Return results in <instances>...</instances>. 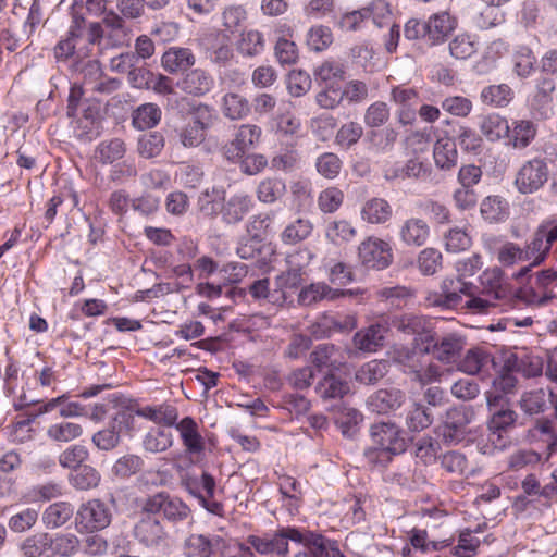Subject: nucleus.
<instances>
[{"label": "nucleus", "instance_id": "47", "mask_svg": "<svg viewBox=\"0 0 557 557\" xmlns=\"http://www.w3.org/2000/svg\"><path fill=\"white\" fill-rule=\"evenodd\" d=\"M100 481L101 475L99 471L89 465H83L82 467L73 470L69 476L70 484L78 491L96 488Z\"/></svg>", "mask_w": 557, "mask_h": 557}, {"label": "nucleus", "instance_id": "63", "mask_svg": "<svg viewBox=\"0 0 557 557\" xmlns=\"http://www.w3.org/2000/svg\"><path fill=\"white\" fill-rule=\"evenodd\" d=\"M81 541L73 533H60L52 537L50 549L61 557H72L79 552Z\"/></svg>", "mask_w": 557, "mask_h": 557}, {"label": "nucleus", "instance_id": "55", "mask_svg": "<svg viewBox=\"0 0 557 557\" xmlns=\"http://www.w3.org/2000/svg\"><path fill=\"white\" fill-rule=\"evenodd\" d=\"M515 73L521 77H529L535 70L536 58L528 46H518L511 55Z\"/></svg>", "mask_w": 557, "mask_h": 557}, {"label": "nucleus", "instance_id": "41", "mask_svg": "<svg viewBox=\"0 0 557 557\" xmlns=\"http://www.w3.org/2000/svg\"><path fill=\"white\" fill-rule=\"evenodd\" d=\"M135 412L138 417L169 426L174 425L178 417L177 409L168 404L136 408Z\"/></svg>", "mask_w": 557, "mask_h": 557}, {"label": "nucleus", "instance_id": "61", "mask_svg": "<svg viewBox=\"0 0 557 557\" xmlns=\"http://www.w3.org/2000/svg\"><path fill=\"white\" fill-rule=\"evenodd\" d=\"M543 231L540 227L534 233L532 239L525 245L524 253L528 256V261L533 259V265H540L547 258L550 247L545 240Z\"/></svg>", "mask_w": 557, "mask_h": 557}, {"label": "nucleus", "instance_id": "42", "mask_svg": "<svg viewBox=\"0 0 557 557\" xmlns=\"http://www.w3.org/2000/svg\"><path fill=\"white\" fill-rule=\"evenodd\" d=\"M397 138L398 132L387 126L381 129L368 131L364 140L369 144V149L377 153H385L393 149Z\"/></svg>", "mask_w": 557, "mask_h": 557}, {"label": "nucleus", "instance_id": "60", "mask_svg": "<svg viewBox=\"0 0 557 557\" xmlns=\"http://www.w3.org/2000/svg\"><path fill=\"white\" fill-rule=\"evenodd\" d=\"M278 486L288 510L297 509L302 497L300 483L295 478L285 475L281 478Z\"/></svg>", "mask_w": 557, "mask_h": 557}, {"label": "nucleus", "instance_id": "35", "mask_svg": "<svg viewBox=\"0 0 557 557\" xmlns=\"http://www.w3.org/2000/svg\"><path fill=\"white\" fill-rule=\"evenodd\" d=\"M196 58L190 49L182 47H171L162 55L161 63L169 73L186 71L193 66Z\"/></svg>", "mask_w": 557, "mask_h": 557}, {"label": "nucleus", "instance_id": "2", "mask_svg": "<svg viewBox=\"0 0 557 557\" xmlns=\"http://www.w3.org/2000/svg\"><path fill=\"white\" fill-rule=\"evenodd\" d=\"M289 541L304 542V532L296 527H280L261 534H249L245 542L236 545L231 557H287Z\"/></svg>", "mask_w": 557, "mask_h": 557}, {"label": "nucleus", "instance_id": "62", "mask_svg": "<svg viewBox=\"0 0 557 557\" xmlns=\"http://www.w3.org/2000/svg\"><path fill=\"white\" fill-rule=\"evenodd\" d=\"M172 444V434L159 429L149 431L143 440L144 449L153 454L168 450Z\"/></svg>", "mask_w": 557, "mask_h": 557}, {"label": "nucleus", "instance_id": "31", "mask_svg": "<svg viewBox=\"0 0 557 557\" xmlns=\"http://www.w3.org/2000/svg\"><path fill=\"white\" fill-rule=\"evenodd\" d=\"M310 361L319 371L338 370L344 363V356L334 344L323 343L317 345L311 351Z\"/></svg>", "mask_w": 557, "mask_h": 557}, {"label": "nucleus", "instance_id": "1", "mask_svg": "<svg viewBox=\"0 0 557 557\" xmlns=\"http://www.w3.org/2000/svg\"><path fill=\"white\" fill-rule=\"evenodd\" d=\"M478 287L460 276L446 277L442 281L440 290L429 292L424 298L425 305L442 309L463 308L483 313L488 309L490 300L476 295Z\"/></svg>", "mask_w": 557, "mask_h": 557}, {"label": "nucleus", "instance_id": "39", "mask_svg": "<svg viewBox=\"0 0 557 557\" xmlns=\"http://www.w3.org/2000/svg\"><path fill=\"white\" fill-rule=\"evenodd\" d=\"M74 515V506L69 502H55L50 504L42 512V523L48 529H57L64 525Z\"/></svg>", "mask_w": 557, "mask_h": 557}, {"label": "nucleus", "instance_id": "37", "mask_svg": "<svg viewBox=\"0 0 557 557\" xmlns=\"http://www.w3.org/2000/svg\"><path fill=\"white\" fill-rule=\"evenodd\" d=\"M225 194L223 187L213 186L212 188H207L198 197L199 211L208 218H216L219 214L222 215Z\"/></svg>", "mask_w": 557, "mask_h": 557}, {"label": "nucleus", "instance_id": "11", "mask_svg": "<svg viewBox=\"0 0 557 557\" xmlns=\"http://www.w3.org/2000/svg\"><path fill=\"white\" fill-rule=\"evenodd\" d=\"M227 547L226 540L218 534H190L184 544L186 557H221Z\"/></svg>", "mask_w": 557, "mask_h": 557}, {"label": "nucleus", "instance_id": "34", "mask_svg": "<svg viewBox=\"0 0 557 557\" xmlns=\"http://www.w3.org/2000/svg\"><path fill=\"white\" fill-rule=\"evenodd\" d=\"M315 393L323 400L341 399L350 392L347 380L329 373L324 375L315 385Z\"/></svg>", "mask_w": 557, "mask_h": 557}, {"label": "nucleus", "instance_id": "16", "mask_svg": "<svg viewBox=\"0 0 557 557\" xmlns=\"http://www.w3.org/2000/svg\"><path fill=\"white\" fill-rule=\"evenodd\" d=\"M356 319L350 314L324 313L311 325L315 338H325L334 333L348 332L356 327Z\"/></svg>", "mask_w": 557, "mask_h": 557}, {"label": "nucleus", "instance_id": "9", "mask_svg": "<svg viewBox=\"0 0 557 557\" xmlns=\"http://www.w3.org/2000/svg\"><path fill=\"white\" fill-rule=\"evenodd\" d=\"M134 537L148 548L164 547L168 544V532L162 522L152 513H143L136 522Z\"/></svg>", "mask_w": 557, "mask_h": 557}, {"label": "nucleus", "instance_id": "51", "mask_svg": "<svg viewBox=\"0 0 557 557\" xmlns=\"http://www.w3.org/2000/svg\"><path fill=\"white\" fill-rule=\"evenodd\" d=\"M145 460L136 454H125L117 458L112 466V474L119 479L126 480L143 471Z\"/></svg>", "mask_w": 557, "mask_h": 557}, {"label": "nucleus", "instance_id": "13", "mask_svg": "<svg viewBox=\"0 0 557 557\" xmlns=\"http://www.w3.org/2000/svg\"><path fill=\"white\" fill-rule=\"evenodd\" d=\"M261 134L262 131L258 125H240L237 128L234 138L224 146V156L230 161H238L246 154V152L258 145Z\"/></svg>", "mask_w": 557, "mask_h": 557}, {"label": "nucleus", "instance_id": "32", "mask_svg": "<svg viewBox=\"0 0 557 557\" xmlns=\"http://www.w3.org/2000/svg\"><path fill=\"white\" fill-rule=\"evenodd\" d=\"M360 214L367 223L385 224L393 216V208L386 199L373 197L364 201Z\"/></svg>", "mask_w": 557, "mask_h": 557}, {"label": "nucleus", "instance_id": "10", "mask_svg": "<svg viewBox=\"0 0 557 557\" xmlns=\"http://www.w3.org/2000/svg\"><path fill=\"white\" fill-rule=\"evenodd\" d=\"M373 444L380 445L393 456L406 451L407 441L404 431L393 422L375 423L370 429Z\"/></svg>", "mask_w": 557, "mask_h": 557}, {"label": "nucleus", "instance_id": "7", "mask_svg": "<svg viewBox=\"0 0 557 557\" xmlns=\"http://www.w3.org/2000/svg\"><path fill=\"white\" fill-rule=\"evenodd\" d=\"M548 165L543 158L525 161L518 170L515 185L521 194H533L541 189L548 180Z\"/></svg>", "mask_w": 557, "mask_h": 557}, {"label": "nucleus", "instance_id": "3", "mask_svg": "<svg viewBox=\"0 0 557 557\" xmlns=\"http://www.w3.org/2000/svg\"><path fill=\"white\" fill-rule=\"evenodd\" d=\"M143 513L162 516L171 523H180L190 516V508L180 497L166 492H158L148 496L141 507Z\"/></svg>", "mask_w": 557, "mask_h": 557}, {"label": "nucleus", "instance_id": "57", "mask_svg": "<svg viewBox=\"0 0 557 557\" xmlns=\"http://www.w3.org/2000/svg\"><path fill=\"white\" fill-rule=\"evenodd\" d=\"M265 40L263 34L256 29L244 32L237 44V50L245 57H256L263 52Z\"/></svg>", "mask_w": 557, "mask_h": 557}, {"label": "nucleus", "instance_id": "5", "mask_svg": "<svg viewBox=\"0 0 557 557\" xmlns=\"http://www.w3.org/2000/svg\"><path fill=\"white\" fill-rule=\"evenodd\" d=\"M555 286H557V271L554 269L542 270L536 273L534 284L520 288L517 297L529 306L543 307L556 297Z\"/></svg>", "mask_w": 557, "mask_h": 557}, {"label": "nucleus", "instance_id": "19", "mask_svg": "<svg viewBox=\"0 0 557 557\" xmlns=\"http://www.w3.org/2000/svg\"><path fill=\"white\" fill-rule=\"evenodd\" d=\"M430 345V352L432 356L443 363H455L460 358V352L465 347L463 338L456 334H445L437 339H433Z\"/></svg>", "mask_w": 557, "mask_h": 557}, {"label": "nucleus", "instance_id": "54", "mask_svg": "<svg viewBox=\"0 0 557 557\" xmlns=\"http://www.w3.org/2000/svg\"><path fill=\"white\" fill-rule=\"evenodd\" d=\"M433 422V416L428 407L413 404L406 411L405 423L410 432H421Z\"/></svg>", "mask_w": 557, "mask_h": 557}, {"label": "nucleus", "instance_id": "21", "mask_svg": "<svg viewBox=\"0 0 557 557\" xmlns=\"http://www.w3.org/2000/svg\"><path fill=\"white\" fill-rule=\"evenodd\" d=\"M177 86L185 94L194 97H202L211 91L214 86V77L205 69H193L187 71Z\"/></svg>", "mask_w": 557, "mask_h": 557}, {"label": "nucleus", "instance_id": "20", "mask_svg": "<svg viewBox=\"0 0 557 557\" xmlns=\"http://www.w3.org/2000/svg\"><path fill=\"white\" fill-rule=\"evenodd\" d=\"M304 548L294 557H345L337 543L320 534H311L307 537L304 534V542H298Z\"/></svg>", "mask_w": 557, "mask_h": 557}, {"label": "nucleus", "instance_id": "46", "mask_svg": "<svg viewBox=\"0 0 557 557\" xmlns=\"http://www.w3.org/2000/svg\"><path fill=\"white\" fill-rule=\"evenodd\" d=\"M312 232V222L307 218H298L285 226L281 233V240L286 245H296L310 237Z\"/></svg>", "mask_w": 557, "mask_h": 557}, {"label": "nucleus", "instance_id": "25", "mask_svg": "<svg viewBox=\"0 0 557 557\" xmlns=\"http://www.w3.org/2000/svg\"><path fill=\"white\" fill-rule=\"evenodd\" d=\"M426 24V42L437 45L443 42L456 28L457 21L448 12L443 11L432 14Z\"/></svg>", "mask_w": 557, "mask_h": 557}, {"label": "nucleus", "instance_id": "45", "mask_svg": "<svg viewBox=\"0 0 557 557\" xmlns=\"http://www.w3.org/2000/svg\"><path fill=\"white\" fill-rule=\"evenodd\" d=\"M480 131L490 141H498L507 138L509 123L506 117L498 113L485 115L480 123Z\"/></svg>", "mask_w": 557, "mask_h": 557}, {"label": "nucleus", "instance_id": "44", "mask_svg": "<svg viewBox=\"0 0 557 557\" xmlns=\"http://www.w3.org/2000/svg\"><path fill=\"white\" fill-rule=\"evenodd\" d=\"M389 364L386 360L374 359L359 367L355 379L360 384L374 385L387 374Z\"/></svg>", "mask_w": 557, "mask_h": 557}, {"label": "nucleus", "instance_id": "12", "mask_svg": "<svg viewBox=\"0 0 557 557\" xmlns=\"http://www.w3.org/2000/svg\"><path fill=\"white\" fill-rule=\"evenodd\" d=\"M302 257V252L290 255L287 258V263L290 265L286 271L281 272L275 276L274 289L272 290L271 304L282 307L288 299L287 292L297 289L302 281V270L300 265L293 267L294 259Z\"/></svg>", "mask_w": 557, "mask_h": 557}, {"label": "nucleus", "instance_id": "27", "mask_svg": "<svg viewBox=\"0 0 557 557\" xmlns=\"http://www.w3.org/2000/svg\"><path fill=\"white\" fill-rule=\"evenodd\" d=\"M537 134V126L530 120H515L509 124L505 145L512 149L522 150L531 145Z\"/></svg>", "mask_w": 557, "mask_h": 557}, {"label": "nucleus", "instance_id": "43", "mask_svg": "<svg viewBox=\"0 0 557 557\" xmlns=\"http://www.w3.org/2000/svg\"><path fill=\"white\" fill-rule=\"evenodd\" d=\"M493 363V357L485 349L475 347L469 349L460 360L458 369L467 374L474 375Z\"/></svg>", "mask_w": 557, "mask_h": 557}, {"label": "nucleus", "instance_id": "64", "mask_svg": "<svg viewBox=\"0 0 557 557\" xmlns=\"http://www.w3.org/2000/svg\"><path fill=\"white\" fill-rule=\"evenodd\" d=\"M52 537L48 533H38L28 536L21 544V550L25 557H40L50 549Z\"/></svg>", "mask_w": 557, "mask_h": 557}, {"label": "nucleus", "instance_id": "30", "mask_svg": "<svg viewBox=\"0 0 557 557\" xmlns=\"http://www.w3.org/2000/svg\"><path fill=\"white\" fill-rule=\"evenodd\" d=\"M517 383L518 381L510 370L496 376L491 391L486 392L488 408L493 409L494 407L504 406L506 396L516 393Z\"/></svg>", "mask_w": 557, "mask_h": 557}, {"label": "nucleus", "instance_id": "17", "mask_svg": "<svg viewBox=\"0 0 557 557\" xmlns=\"http://www.w3.org/2000/svg\"><path fill=\"white\" fill-rule=\"evenodd\" d=\"M472 412L463 406L453 407L445 413L442 434L446 442L458 443L462 440L467 425L471 422Z\"/></svg>", "mask_w": 557, "mask_h": 557}, {"label": "nucleus", "instance_id": "29", "mask_svg": "<svg viewBox=\"0 0 557 557\" xmlns=\"http://www.w3.org/2000/svg\"><path fill=\"white\" fill-rule=\"evenodd\" d=\"M175 428L180 433L186 453L200 455L205 450V440L199 432L198 423L190 417H184Z\"/></svg>", "mask_w": 557, "mask_h": 557}, {"label": "nucleus", "instance_id": "23", "mask_svg": "<svg viewBox=\"0 0 557 557\" xmlns=\"http://www.w3.org/2000/svg\"><path fill=\"white\" fill-rule=\"evenodd\" d=\"M543 359L527 349H520L511 354L506 360V367L510 371L521 373L525 377H535L543 372Z\"/></svg>", "mask_w": 557, "mask_h": 557}, {"label": "nucleus", "instance_id": "28", "mask_svg": "<svg viewBox=\"0 0 557 557\" xmlns=\"http://www.w3.org/2000/svg\"><path fill=\"white\" fill-rule=\"evenodd\" d=\"M253 201L250 195L239 191L223 201L222 220L227 224H237L250 212Z\"/></svg>", "mask_w": 557, "mask_h": 557}, {"label": "nucleus", "instance_id": "6", "mask_svg": "<svg viewBox=\"0 0 557 557\" xmlns=\"http://www.w3.org/2000/svg\"><path fill=\"white\" fill-rule=\"evenodd\" d=\"M111 520V509L100 499H90L77 509L75 525L79 533H92L109 527Z\"/></svg>", "mask_w": 557, "mask_h": 557}, {"label": "nucleus", "instance_id": "52", "mask_svg": "<svg viewBox=\"0 0 557 557\" xmlns=\"http://www.w3.org/2000/svg\"><path fill=\"white\" fill-rule=\"evenodd\" d=\"M286 193V184L282 178L267 177L262 180L256 190L260 202L271 205L281 199Z\"/></svg>", "mask_w": 557, "mask_h": 557}, {"label": "nucleus", "instance_id": "4", "mask_svg": "<svg viewBox=\"0 0 557 557\" xmlns=\"http://www.w3.org/2000/svg\"><path fill=\"white\" fill-rule=\"evenodd\" d=\"M216 116L214 110L208 104H198L178 133L180 141L186 148L198 147L206 138L207 131L214 124Z\"/></svg>", "mask_w": 557, "mask_h": 557}, {"label": "nucleus", "instance_id": "33", "mask_svg": "<svg viewBox=\"0 0 557 557\" xmlns=\"http://www.w3.org/2000/svg\"><path fill=\"white\" fill-rule=\"evenodd\" d=\"M344 294V290L332 288L324 282H318L301 288L298 294V302L300 306H311L324 299H337Z\"/></svg>", "mask_w": 557, "mask_h": 557}, {"label": "nucleus", "instance_id": "48", "mask_svg": "<svg viewBox=\"0 0 557 557\" xmlns=\"http://www.w3.org/2000/svg\"><path fill=\"white\" fill-rule=\"evenodd\" d=\"M480 212L488 223L505 221L509 214L508 202L500 196H488L481 202Z\"/></svg>", "mask_w": 557, "mask_h": 557}, {"label": "nucleus", "instance_id": "15", "mask_svg": "<svg viewBox=\"0 0 557 557\" xmlns=\"http://www.w3.org/2000/svg\"><path fill=\"white\" fill-rule=\"evenodd\" d=\"M483 299L490 300L488 308L495 306L496 300L507 299L512 289L504 276L502 269L494 267L486 269L480 276Z\"/></svg>", "mask_w": 557, "mask_h": 557}, {"label": "nucleus", "instance_id": "36", "mask_svg": "<svg viewBox=\"0 0 557 557\" xmlns=\"http://www.w3.org/2000/svg\"><path fill=\"white\" fill-rule=\"evenodd\" d=\"M435 165L443 171H449L457 165L458 151L456 143L450 137L438 138L433 148Z\"/></svg>", "mask_w": 557, "mask_h": 557}, {"label": "nucleus", "instance_id": "8", "mask_svg": "<svg viewBox=\"0 0 557 557\" xmlns=\"http://www.w3.org/2000/svg\"><path fill=\"white\" fill-rule=\"evenodd\" d=\"M358 257L366 268L383 270L392 263L393 251L387 242L369 237L359 245Z\"/></svg>", "mask_w": 557, "mask_h": 557}, {"label": "nucleus", "instance_id": "26", "mask_svg": "<svg viewBox=\"0 0 557 557\" xmlns=\"http://www.w3.org/2000/svg\"><path fill=\"white\" fill-rule=\"evenodd\" d=\"M182 485L198 500L207 497H214L216 493L215 479L208 471H202L199 475L195 473H186L182 478Z\"/></svg>", "mask_w": 557, "mask_h": 557}, {"label": "nucleus", "instance_id": "14", "mask_svg": "<svg viewBox=\"0 0 557 557\" xmlns=\"http://www.w3.org/2000/svg\"><path fill=\"white\" fill-rule=\"evenodd\" d=\"M431 175V166L428 162L414 157L405 163L394 162L385 165L383 177L387 182L406 180H426Z\"/></svg>", "mask_w": 557, "mask_h": 557}, {"label": "nucleus", "instance_id": "40", "mask_svg": "<svg viewBox=\"0 0 557 557\" xmlns=\"http://www.w3.org/2000/svg\"><path fill=\"white\" fill-rule=\"evenodd\" d=\"M393 326L407 335H419L421 339L428 342L431 336L429 332V322L420 315L404 314L393 320Z\"/></svg>", "mask_w": 557, "mask_h": 557}, {"label": "nucleus", "instance_id": "38", "mask_svg": "<svg viewBox=\"0 0 557 557\" xmlns=\"http://www.w3.org/2000/svg\"><path fill=\"white\" fill-rule=\"evenodd\" d=\"M352 342L355 347L361 351H376L379 347L383 346L384 329L380 324H372L355 333Z\"/></svg>", "mask_w": 557, "mask_h": 557}, {"label": "nucleus", "instance_id": "58", "mask_svg": "<svg viewBox=\"0 0 557 557\" xmlns=\"http://www.w3.org/2000/svg\"><path fill=\"white\" fill-rule=\"evenodd\" d=\"M161 120V110L154 103L139 106L133 113V125L138 129L154 127Z\"/></svg>", "mask_w": 557, "mask_h": 557}, {"label": "nucleus", "instance_id": "49", "mask_svg": "<svg viewBox=\"0 0 557 557\" xmlns=\"http://www.w3.org/2000/svg\"><path fill=\"white\" fill-rule=\"evenodd\" d=\"M513 98V91L507 84L488 85L480 92L482 103L494 107L504 108Z\"/></svg>", "mask_w": 557, "mask_h": 557}, {"label": "nucleus", "instance_id": "24", "mask_svg": "<svg viewBox=\"0 0 557 557\" xmlns=\"http://www.w3.org/2000/svg\"><path fill=\"white\" fill-rule=\"evenodd\" d=\"M430 226L421 218H409L399 226V238L403 244L410 247L423 246L430 237Z\"/></svg>", "mask_w": 557, "mask_h": 557}, {"label": "nucleus", "instance_id": "18", "mask_svg": "<svg viewBox=\"0 0 557 557\" xmlns=\"http://www.w3.org/2000/svg\"><path fill=\"white\" fill-rule=\"evenodd\" d=\"M405 399L406 394L398 388H382L368 397L367 407L371 412L387 414L399 409Z\"/></svg>", "mask_w": 557, "mask_h": 557}, {"label": "nucleus", "instance_id": "50", "mask_svg": "<svg viewBox=\"0 0 557 557\" xmlns=\"http://www.w3.org/2000/svg\"><path fill=\"white\" fill-rule=\"evenodd\" d=\"M126 153L125 143L120 138L102 140L95 150V158L102 164H112Z\"/></svg>", "mask_w": 557, "mask_h": 557}, {"label": "nucleus", "instance_id": "59", "mask_svg": "<svg viewBox=\"0 0 557 557\" xmlns=\"http://www.w3.org/2000/svg\"><path fill=\"white\" fill-rule=\"evenodd\" d=\"M333 42V33L329 26H311L306 34V45L310 51L321 52Z\"/></svg>", "mask_w": 557, "mask_h": 557}, {"label": "nucleus", "instance_id": "22", "mask_svg": "<svg viewBox=\"0 0 557 557\" xmlns=\"http://www.w3.org/2000/svg\"><path fill=\"white\" fill-rule=\"evenodd\" d=\"M429 352L430 344L424 348L400 347L395 350L394 361L399 364L404 372L413 374L417 379L418 373L426 364Z\"/></svg>", "mask_w": 557, "mask_h": 557}, {"label": "nucleus", "instance_id": "53", "mask_svg": "<svg viewBox=\"0 0 557 557\" xmlns=\"http://www.w3.org/2000/svg\"><path fill=\"white\" fill-rule=\"evenodd\" d=\"M222 112L230 120H240L250 112L249 101L242 95L235 92L225 94L222 98Z\"/></svg>", "mask_w": 557, "mask_h": 557}, {"label": "nucleus", "instance_id": "56", "mask_svg": "<svg viewBox=\"0 0 557 557\" xmlns=\"http://www.w3.org/2000/svg\"><path fill=\"white\" fill-rule=\"evenodd\" d=\"M47 437L58 443H69L83 434L81 424L69 421H61L50 424L47 429Z\"/></svg>", "mask_w": 557, "mask_h": 557}]
</instances>
